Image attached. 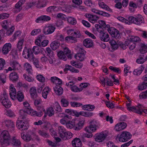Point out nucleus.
<instances>
[{
	"instance_id": "1",
	"label": "nucleus",
	"mask_w": 147,
	"mask_h": 147,
	"mask_svg": "<svg viewBox=\"0 0 147 147\" xmlns=\"http://www.w3.org/2000/svg\"><path fill=\"white\" fill-rule=\"evenodd\" d=\"M11 139L10 135L8 131L4 130L1 132L0 136V142L1 145H9V141Z\"/></svg>"
},
{
	"instance_id": "2",
	"label": "nucleus",
	"mask_w": 147,
	"mask_h": 147,
	"mask_svg": "<svg viewBox=\"0 0 147 147\" xmlns=\"http://www.w3.org/2000/svg\"><path fill=\"white\" fill-rule=\"evenodd\" d=\"M75 50L77 53L75 55V57L77 60L80 61H82L86 58V51L80 46H76Z\"/></svg>"
},
{
	"instance_id": "3",
	"label": "nucleus",
	"mask_w": 147,
	"mask_h": 147,
	"mask_svg": "<svg viewBox=\"0 0 147 147\" xmlns=\"http://www.w3.org/2000/svg\"><path fill=\"white\" fill-rule=\"evenodd\" d=\"M89 123L90 125L84 129V130L89 133L96 131L97 128H98L100 126L99 122L94 119L91 120Z\"/></svg>"
},
{
	"instance_id": "4",
	"label": "nucleus",
	"mask_w": 147,
	"mask_h": 147,
	"mask_svg": "<svg viewBox=\"0 0 147 147\" xmlns=\"http://www.w3.org/2000/svg\"><path fill=\"white\" fill-rule=\"evenodd\" d=\"M128 20L129 23H133L137 25H140L144 23V18L140 15H138L135 17L130 16L128 18Z\"/></svg>"
},
{
	"instance_id": "5",
	"label": "nucleus",
	"mask_w": 147,
	"mask_h": 147,
	"mask_svg": "<svg viewBox=\"0 0 147 147\" xmlns=\"http://www.w3.org/2000/svg\"><path fill=\"white\" fill-rule=\"evenodd\" d=\"M25 117L21 116L17 119L16 123V126L17 128L21 130H26L28 129V125L20 119H24Z\"/></svg>"
},
{
	"instance_id": "6",
	"label": "nucleus",
	"mask_w": 147,
	"mask_h": 147,
	"mask_svg": "<svg viewBox=\"0 0 147 147\" xmlns=\"http://www.w3.org/2000/svg\"><path fill=\"white\" fill-rule=\"evenodd\" d=\"M131 137L132 135L130 133L125 131L122 132L119 136H117V138H118L120 142H124L130 140Z\"/></svg>"
},
{
	"instance_id": "7",
	"label": "nucleus",
	"mask_w": 147,
	"mask_h": 147,
	"mask_svg": "<svg viewBox=\"0 0 147 147\" xmlns=\"http://www.w3.org/2000/svg\"><path fill=\"white\" fill-rule=\"evenodd\" d=\"M107 31L112 37L118 40L121 38L119 32L117 29L113 27H111L108 29Z\"/></svg>"
},
{
	"instance_id": "8",
	"label": "nucleus",
	"mask_w": 147,
	"mask_h": 147,
	"mask_svg": "<svg viewBox=\"0 0 147 147\" xmlns=\"http://www.w3.org/2000/svg\"><path fill=\"white\" fill-rule=\"evenodd\" d=\"M22 55L25 58L30 61H32L34 57L31 49H27L26 48H24Z\"/></svg>"
},
{
	"instance_id": "9",
	"label": "nucleus",
	"mask_w": 147,
	"mask_h": 147,
	"mask_svg": "<svg viewBox=\"0 0 147 147\" xmlns=\"http://www.w3.org/2000/svg\"><path fill=\"white\" fill-rule=\"evenodd\" d=\"M9 143V145L11 144L13 146L18 147L20 146L21 144L20 140L15 136H13L11 138Z\"/></svg>"
},
{
	"instance_id": "10",
	"label": "nucleus",
	"mask_w": 147,
	"mask_h": 147,
	"mask_svg": "<svg viewBox=\"0 0 147 147\" xmlns=\"http://www.w3.org/2000/svg\"><path fill=\"white\" fill-rule=\"evenodd\" d=\"M84 16L90 22L92 23H95L99 18L98 16L89 13L85 14Z\"/></svg>"
},
{
	"instance_id": "11",
	"label": "nucleus",
	"mask_w": 147,
	"mask_h": 147,
	"mask_svg": "<svg viewBox=\"0 0 147 147\" xmlns=\"http://www.w3.org/2000/svg\"><path fill=\"white\" fill-rule=\"evenodd\" d=\"M55 29V27L53 26H46L43 30V33L46 35L51 34L54 31Z\"/></svg>"
},
{
	"instance_id": "12",
	"label": "nucleus",
	"mask_w": 147,
	"mask_h": 147,
	"mask_svg": "<svg viewBox=\"0 0 147 147\" xmlns=\"http://www.w3.org/2000/svg\"><path fill=\"white\" fill-rule=\"evenodd\" d=\"M9 92L10 97L13 100L16 99V91L14 86L12 84L9 86Z\"/></svg>"
},
{
	"instance_id": "13",
	"label": "nucleus",
	"mask_w": 147,
	"mask_h": 147,
	"mask_svg": "<svg viewBox=\"0 0 147 147\" xmlns=\"http://www.w3.org/2000/svg\"><path fill=\"white\" fill-rule=\"evenodd\" d=\"M107 136L106 134H104L103 132L97 134H96L95 140L96 141L98 142H101L104 140Z\"/></svg>"
},
{
	"instance_id": "14",
	"label": "nucleus",
	"mask_w": 147,
	"mask_h": 147,
	"mask_svg": "<svg viewBox=\"0 0 147 147\" xmlns=\"http://www.w3.org/2000/svg\"><path fill=\"white\" fill-rule=\"evenodd\" d=\"M12 45L10 43H6L3 46L2 49V51L3 54L6 55L11 50Z\"/></svg>"
},
{
	"instance_id": "15",
	"label": "nucleus",
	"mask_w": 147,
	"mask_h": 147,
	"mask_svg": "<svg viewBox=\"0 0 147 147\" xmlns=\"http://www.w3.org/2000/svg\"><path fill=\"white\" fill-rule=\"evenodd\" d=\"M99 38L100 40L104 42H107L110 39L109 35L107 32H101L100 34Z\"/></svg>"
},
{
	"instance_id": "16",
	"label": "nucleus",
	"mask_w": 147,
	"mask_h": 147,
	"mask_svg": "<svg viewBox=\"0 0 147 147\" xmlns=\"http://www.w3.org/2000/svg\"><path fill=\"white\" fill-rule=\"evenodd\" d=\"M127 126L126 123L123 122L117 124L115 126V129L117 131H120L123 129Z\"/></svg>"
},
{
	"instance_id": "17",
	"label": "nucleus",
	"mask_w": 147,
	"mask_h": 147,
	"mask_svg": "<svg viewBox=\"0 0 147 147\" xmlns=\"http://www.w3.org/2000/svg\"><path fill=\"white\" fill-rule=\"evenodd\" d=\"M24 69H25L28 74H31L33 72L32 67L31 65L28 63H25L24 65Z\"/></svg>"
},
{
	"instance_id": "18",
	"label": "nucleus",
	"mask_w": 147,
	"mask_h": 147,
	"mask_svg": "<svg viewBox=\"0 0 147 147\" xmlns=\"http://www.w3.org/2000/svg\"><path fill=\"white\" fill-rule=\"evenodd\" d=\"M83 44L84 46L87 48L92 47L93 45L92 41L89 38L85 39L83 41Z\"/></svg>"
},
{
	"instance_id": "19",
	"label": "nucleus",
	"mask_w": 147,
	"mask_h": 147,
	"mask_svg": "<svg viewBox=\"0 0 147 147\" xmlns=\"http://www.w3.org/2000/svg\"><path fill=\"white\" fill-rule=\"evenodd\" d=\"M10 65L14 70H19L20 69L21 65L18 62L16 61H12L10 63Z\"/></svg>"
},
{
	"instance_id": "20",
	"label": "nucleus",
	"mask_w": 147,
	"mask_h": 147,
	"mask_svg": "<svg viewBox=\"0 0 147 147\" xmlns=\"http://www.w3.org/2000/svg\"><path fill=\"white\" fill-rule=\"evenodd\" d=\"M53 89L54 92L57 95H61L63 93V89L60 86L56 85Z\"/></svg>"
},
{
	"instance_id": "21",
	"label": "nucleus",
	"mask_w": 147,
	"mask_h": 147,
	"mask_svg": "<svg viewBox=\"0 0 147 147\" xmlns=\"http://www.w3.org/2000/svg\"><path fill=\"white\" fill-rule=\"evenodd\" d=\"M7 127L9 128H13L15 127V125L13 121L10 120H5L3 123Z\"/></svg>"
},
{
	"instance_id": "22",
	"label": "nucleus",
	"mask_w": 147,
	"mask_h": 147,
	"mask_svg": "<svg viewBox=\"0 0 147 147\" xmlns=\"http://www.w3.org/2000/svg\"><path fill=\"white\" fill-rule=\"evenodd\" d=\"M51 80L52 82L56 84V85L61 86L62 84V80L56 76L51 77Z\"/></svg>"
},
{
	"instance_id": "23",
	"label": "nucleus",
	"mask_w": 147,
	"mask_h": 147,
	"mask_svg": "<svg viewBox=\"0 0 147 147\" xmlns=\"http://www.w3.org/2000/svg\"><path fill=\"white\" fill-rule=\"evenodd\" d=\"M9 100L8 98V95L5 92H4L3 94L1 95L0 102L2 104L3 102H6Z\"/></svg>"
},
{
	"instance_id": "24",
	"label": "nucleus",
	"mask_w": 147,
	"mask_h": 147,
	"mask_svg": "<svg viewBox=\"0 0 147 147\" xmlns=\"http://www.w3.org/2000/svg\"><path fill=\"white\" fill-rule=\"evenodd\" d=\"M83 109L84 110L89 111H93L95 109V106L94 105L90 104L85 105L82 107Z\"/></svg>"
},
{
	"instance_id": "25",
	"label": "nucleus",
	"mask_w": 147,
	"mask_h": 147,
	"mask_svg": "<svg viewBox=\"0 0 147 147\" xmlns=\"http://www.w3.org/2000/svg\"><path fill=\"white\" fill-rule=\"evenodd\" d=\"M21 137L26 142H29L32 139L31 136L29 134L25 135L24 133H22Z\"/></svg>"
},
{
	"instance_id": "26",
	"label": "nucleus",
	"mask_w": 147,
	"mask_h": 147,
	"mask_svg": "<svg viewBox=\"0 0 147 147\" xmlns=\"http://www.w3.org/2000/svg\"><path fill=\"white\" fill-rule=\"evenodd\" d=\"M51 90V89L48 87H45L43 90L42 93V96L45 99L47 98V96L49 92Z\"/></svg>"
},
{
	"instance_id": "27",
	"label": "nucleus",
	"mask_w": 147,
	"mask_h": 147,
	"mask_svg": "<svg viewBox=\"0 0 147 147\" xmlns=\"http://www.w3.org/2000/svg\"><path fill=\"white\" fill-rule=\"evenodd\" d=\"M64 134L61 137L64 140L69 139L72 137V134L70 132L66 131Z\"/></svg>"
},
{
	"instance_id": "28",
	"label": "nucleus",
	"mask_w": 147,
	"mask_h": 147,
	"mask_svg": "<svg viewBox=\"0 0 147 147\" xmlns=\"http://www.w3.org/2000/svg\"><path fill=\"white\" fill-rule=\"evenodd\" d=\"M140 46L139 51L142 54H144L147 52V45L141 43L140 44Z\"/></svg>"
},
{
	"instance_id": "29",
	"label": "nucleus",
	"mask_w": 147,
	"mask_h": 147,
	"mask_svg": "<svg viewBox=\"0 0 147 147\" xmlns=\"http://www.w3.org/2000/svg\"><path fill=\"white\" fill-rule=\"evenodd\" d=\"M10 79L13 81H16L18 79V76L15 72L11 73L9 75Z\"/></svg>"
},
{
	"instance_id": "30",
	"label": "nucleus",
	"mask_w": 147,
	"mask_h": 147,
	"mask_svg": "<svg viewBox=\"0 0 147 147\" xmlns=\"http://www.w3.org/2000/svg\"><path fill=\"white\" fill-rule=\"evenodd\" d=\"M60 43L57 41H54L50 45L51 48L54 50H56L58 48L60 45Z\"/></svg>"
},
{
	"instance_id": "31",
	"label": "nucleus",
	"mask_w": 147,
	"mask_h": 147,
	"mask_svg": "<svg viewBox=\"0 0 147 147\" xmlns=\"http://www.w3.org/2000/svg\"><path fill=\"white\" fill-rule=\"evenodd\" d=\"M30 93L32 98L34 99L37 97L36 89L35 87H32L30 89Z\"/></svg>"
},
{
	"instance_id": "32",
	"label": "nucleus",
	"mask_w": 147,
	"mask_h": 147,
	"mask_svg": "<svg viewBox=\"0 0 147 147\" xmlns=\"http://www.w3.org/2000/svg\"><path fill=\"white\" fill-rule=\"evenodd\" d=\"M98 5L100 7L103 9H106L110 12L112 11V10L103 2H99L98 3Z\"/></svg>"
},
{
	"instance_id": "33",
	"label": "nucleus",
	"mask_w": 147,
	"mask_h": 147,
	"mask_svg": "<svg viewBox=\"0 0 147 147\" xmlns=\"http://www.w3.org/2000/svg\"><path fill=\"white\" fill-rule=\"evenodd\" d=\"M84 125V121H80L77 124L74 125V129L77 131L80 130L82 128Z\"/></svg>"
},
{
	"instance_id": "34",
	"label": "nucleus",
	"mask_w": 147,
	"mask_h": 147,
	"mask_svg": "<svg viewBox=\"0 0 147 147\" xmlns=\"http://www.w3.org/2000/svg\"><path fill=\"white\" fill-rule=\"evenodd\" d=\"M109 42L111 45V48L113 50H116L119 46V44H117L114 40H110Z\"/></svg>"
},
{
	"instance_id": "35",
	"label": "nucleus",
	"mask_w": 147,
	"mask_h": 147,
	"mask_svg": "<svg viewBox=\"0 0 147 147\" xmlns=\"http://www.w3.org/2000/svg\"><path fill=\"white\" fill-rule=\"evenodd\" d=\"M140 107H137L136 108H135L134 106L132 107H128L127 108V109L129 111H132L134 112L137 113H140V111H139V108Z\"/></svg>"
},
{
	"instance_id": "36",
	"label": "nucleus",
	"mask_w": 147,
	"mask_h": 147,
	"mask_svg": "<svg viewBox=\"0 0 147 147\" xmlns=\"http://www.w3.org/2000/svg\"><path fill=\"white\" fill-rule=\"evenodd\" d=\"M59 58L63 60L64 61H66L67 60V58L64 53L62 51H59L57 54Z\"/></svg>"
},
{
	"instance_id": "37",
	"label": "nucleus",
	"mask_w": 147,
	"mask_h": 147,
	"mask_svg": "<svg viewBox=\"0 0 147 147\" xmlns=\"http://www.w3.org/2000/svg\"><path fill=\"white\" fill-rule=\"evenodd\" d=\"M138 89L140 90H142L147 88V81L144 80L142 83L138 86Z\"/></svg>"
},
{
	"instance_id": "38",
	"label": "nucleus",
	"mask_w": 147,
	"mask_h": 147,
	"mask_svg": "<svg viewBox=\"0 0 147 147\" xmlns=\"http://www.w3.org/2000/svg\"><path fill=\"white\" fill-rule=\"evenodd\" d=\"M144 58V55L142 54L140 55L139 58L136 60V62L139 64H142L145 61Z\"/></svg>"
},
{
	"instance_id": "39",
	"label": "nucleus",
	"mask_w": 147,
	"mask_h": 147,
	"mask_svg": "<svg viewBox=\"0 0 147 147\" xmlns=\"http://www.w3.org/2000/svg\"><path fill=\"white\" fill-rule=\"evenodd\" d=\"M82 142L79 138H75L74 139V147H81Z\"/></svg>"
},
{
	"instance_id": "40",
	"label": "nucleus",
	"mask_w": 147,
	"mask_h": 147,
	"mask_svg": "<svg viewBox=\"0 0 147 147\" xmlns=\"http://www.w3.org/2000/svg\"><path fill=\"white\" fill-rule=\"evenodd\" d=\"M24 98V96L22 93L20 91H19L16 96V99H17L20 102H21Z\"/></svg>"
},
{
	"instance_id": "41",
	"label": "nucleus",
	"mask_w": 147,
	"mask_h": 147,
	"mask_svg": "<svg viewBox=\"0 0 147 147\" xmlns=\"http://www.w3.org/2000/svg\"><path fill=\"white\" fill-rule=\"evenodd\" d=\"M11 23L9 22L6 20L2 22V26L4 28L7 29L9 27V26L11 25Z\"/></svg>"
},
{
	"instance_id": "42",
	"label": "nucleus",
	"mask_w": 147,
	"mask_h": 147,
	"mask_svg": "<svg viewBox=\"0 0 147 147\" xmlns=\"http://www.w3.org/2000/svg\"><path fill=\"white\" fill-rule=\"evenodd\" d=\"M58 130L60 134V136L61 137L63 135L66 131V129L62 126H59L58 127Z\"/></svg>"
},
{
	"instance_id": "43",
	"label": "nucleus",
	"mask_w": 147,
	"mask_h": 147,
	"mask_svg": "<svg viewBox=\"0 0 147 147\" xmlns=\"http://www.w3.org/2000/svg\"><path fill=\"white\" fill-rule=\"evenodd\" d=\"M38 133L40 136L44 137H48L49 135L48 133H47L45 131L40 129L38 131Z\"/></svg>"
},
{
	"instance_id": "44",
	"label": "nucleus",
	"mask_w": 147,
	"mask_h": 147,
	"mask_svg": "<svg viewBox=\"0 0 147 147\" xmlns=\"http://www.w3.org/2000/svg\"><path fill=\"white\" fill-rule=\"evenodd\" d=\"M47 114L49 116H52L54 114L55 111L53 108L52 107H49L47 109Z\"/></svg>"
},
{
	"instance_id": "45",
	"label": "nucleus",
	"mask_w": 147,
	"mask_h": 147,
	"mask_svg": "<svg viewBox=\"0 0 147 147\" xmlns=\"http://www.w3.org/2000/svg\"><path fill=\"white\" fill-rule=\"evenodd\" d=\"M99 23L100 26L105 29H107V30L110 28V26L109 24H106L105 22L102 20H100L99 21Z\"/></svg>"
},
{
	"instance_id": "46",
	"label": "nucleus",
	"mask_w": 147,
	"mask_h": 147,
	"mask_svg": "<svg viewBox=\"0 0 147 147\" xmlns=\"http://www.w3.org/2000/svg\"><path fill=\"white\" fill-rule=\"evenodd\" d=\"M55 38L60 41H63L64 39V36L61 33L58 32L55 35Z\"/></svg>"
},
{
	"instance_id": "47",
	"label": "nucleus",
	"mask_w": 147,
	"mask_h": 147,
	"mask_svg": "<svg viewBox=\"0 0 147 147\" xmlns=\"http://www.w3.org/2000/svg\"><path fill=\"white\" fill-rule=\"evenodd\" d=\"M141 68L140 69H134L133 71V74L135 75L139 76L142 73L143 70L142 69V65H141L140 66Z\"/></svg>"
},
{
	"instance_id": "48",
	"label": "nucleus",
	"mask_w": 147,
	"mask_h": 147,
	"mask_svg": "<svg viewBox=\"0 0 147 147\" xmlns=\"http://www.w3.org/2000/svg\"><path fill=\"white\" fill-rule=\"evenodd\" d=\"M68 70H69L71 72H74V68L71 65L66 64L65 65L64 71L66 73H67Z\"/></svg>"
},
{
	"instance_id": "49",
	"label": "nucleus",
	"mask_w": 147,
	"mask_h": 147,
	"mask_svg": "<svg viewBox=\"0 0 147 147\" xmlns=\"http://www.w3.org/2000/svg\"><path fill=\"white\" fill-rule=\"evenodd\" d=\"M24 42V40L23 39H21L18 42L17 47L20 51H21L22 49V45Z\"/></svg>"
},
{
	"instance_id": "50",
	"label": "nucleus",
	"mask_w": 147,
	"mask_h": 147,
	"mask_svg": "<svg viewBox=\"0 0 147 147\" xmlns=\"http://www.w3.org/2000/svg\"><path fill=\"white\" fill-rule=\"evenodd\" d=\"M6 115L11 118L14 117L16 116L14 112L10 110H9L7 111Z\"/></svg>"
},
{
	"instance_id": "51",
	"label": "nucleus",
	"mask_w": 147,
	"mask_h": 147,
	"mask_svg": "<svg viewBox=\"0 0 147 147\" xmlns=\"http://www.w3.org/2000/svg\"><path fill=\"white\" fill-rule=\"evenodd\" d=\"M31 61H32L33 62V64L36 68H40V66L39 64V61L37 58H35L34 57L32 59Z\"/></svg>"
},
{
	"instance_id": "52",
	"label": "nucleus",
	"mask_w": 147,
	"mask_h": 147,
	"mask_svg": "<svg viewBox=\"0 0 147 147\" xmlns=\"http://www.w3.org/2000/svg\"><path fill=\"white\" fill-rule=\"evenodd\" d=\"M61 104L62 106L66 107L68 106L69 103L67 99L63 98L61 100Z\"/></svg>"
},
{
	"instance_id": "53",
	"label": "nucleus",
	"mask_w": 147,
	"mask_h": 147,
	"mask_svg": "<svg viewBox=\"0 0 147 147\" xmlns=\"http://www.w3.org/2000/svg\"><path fill=\"white\" fill-rule=\"evenodd\" d=\"M81 113H82V115L86 117H92L93 114V113L89 112L83 111V113L81 112Z\"/></svg>"
},
{
	"instance_id": "54",
	"label": "nucleus",
	"mask_w": 147,
	"mask_h": 147,
	"mask_svg": "<svg viewBox=\"0 0 147 147\" xmlns=\"http://www.w3.org/2000/svg\"><path fill=\"white\" fill-rule=\"evenodd\" d=\"M95 27L97 31L100 33V34L101 32H104L103 29L102 27L98 24H96L95 25Z\"/></svg>"
},
{
	"instance_id": "55",
	"label": "nucleus",
	"mask_w": 147,
	"mask_h": 147,
	"mask_svg": "<svg viewBox=\"0 0 147 147\" xmlns=\"http://www.w3.org/2000/svg\"><path fill=\"white\" fill-rule=\"evenodd\" d=\"M36 78L37 80L39 82H44L45 81V78L42 75L39 74L37 75Z\"/></svg>"
},
{
	"instance_id": "56",
	"label": "nucleus",
	"mask_w": 147,
	"mask_h": 147,
	"mask_svg": "<svg viewBox=\"0 0 147 147\" xmlns=\"http://www.w3.org/2000/svg\"><path fill=\"white\" fill-rule=\"evenodd\" d=\"M73 35L71 36H67L65 38V41L69 43H72L74 40Z\"/></svg>"
},
{
	"instance_id": "57",
	"label": "nucleus",
	"mask_w": 147,
	"mask_h": 147,
	"mask_svg": "<svg viewBox=\"0 0 147 147\" xmlns=\"http://www.w3.org/2000/svg\"><path fill=\"white\" fill-rule=\"evenodd\" d=\"M6 75L3 74H0V80L4 84L6 82Z\"/></svg>"
},
{
	"instance_id": "58",
	"label": "nucleus",
	"mask_w": 147,
	"mask_h": 147,
	"mask_svg": "<svg viewBox=\"0 0 147 147\" xmlns=\"http://www.w3.org/2000/svg\"><path fill=\"white\" fill-rule=\"evenodd\" d=\"M26 112L28 114L30 115H31L35 116L36 115V111L30 108V109L27 110Z\"/></svg>"
},
{
	"instance_id": "59",
	"label": "nucleus",
	"mask_w": 147,
	"mask_h": 147,
	"mask_svg": "<svg viewBox=\"0 0 147 147\" xmlns=\"http://www.w3.org/2000/svg\"><path fill=\"white\" fill-rule=\"evenodd\" d=\"M2 105L7 108L10 107L11 105V103L9 100H8L6 102H3Z\"/></svg>"
},
{
	"instance_id": "60",
	"label": "nucleus",
	"mask_w": 147,
	"mask_h": 147,
	"mask_svg": "<svg viewBox=\"0 0 147 147\" xmlns=\"http://www.w3.org/2000/svg\"><path fill=\"white\" fill-rule=\"evenodd\" d=\"M130 40L133 42H138L140 41V38L138 37L132 36L130 38Z\"/></svg>"
},
{
	"instance_id": "61",
	"label": "nucleus",
	"mask_w": 147,
	"mask_h": 147,
	"mask_svg": "<svg viewBox=\"0 0 147 147\" xmlns=\"http://www.w3.org/2000/svg\"><path fill=\"white\" fill-rule=\"evenodd\" d=\"M139 97L140 99L147 98V90L140 93L139 95Z\"/></svg>"
},
{
	"instance_id": "62",
	"label": "nucleus",
	"mask_w": 147,
	"mask_h": 147,
	"mask_svg": "<svg viewBox=\"0 0 147 147\" xmlns=\"http://www.w3.org/2000/svg\"><path fill=\"white\" fill-rule=\"evenodd\" d=\"M40 32V29H34L31 32V35L32 36H35L39 34Z\"/></svg>"
},
{
	"instance_id": "63",
	"label": "nucleus",
	"mask_w": 147,
	"mask_h": 147,
	"mask_svg": "<svg viewBox=\"0 0 147 147\" xmlns=\"http://www.w3.org/2000/svg\"><path fill=\"white\" fill-rule=\"evenodd\" d=\"M54 106L56 111L59 112L61 111V107L58 102H55Z\"/></svg>"
},
{
	"instance_id": "64",
	"label": "nucleus",
	"mask_w": 147,
	"mask_h": 147,
	"mask_svg": "<svg viewBox=\"0 0 147 147\" xmlns=\"http://www.w3.org/2000/svg\"><path fill=\"white\" fill-rule=\"evenodd\" d=\"M14 26H12L10 28H9L7 31V35L9 36L12 34L14 30Z\"/></svg>"
}]
</instances>
